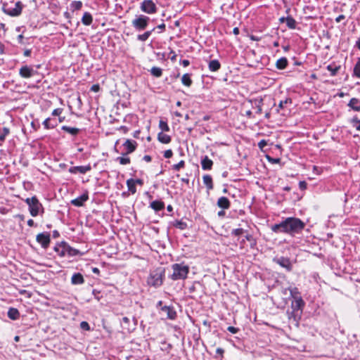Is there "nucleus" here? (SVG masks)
Here are the masks:
<instances>
[{
    "label": "nucleus",
    "instance_id": "a18cd8bd",
    "mask_svg": "<svg viewBox=\"0 0 360 360\" xmlns=\"http://www.w3.org/2000/svg\"><path fill=\"white\" fill-rule=\"evenodd\" d=\"M71 6L75 10H79L82 6V3L80 1H73Z\"/></svg>",
    "mask_w": 360,
    "mask_h": 360
},
{
    "label": "nucleus",
    "instance_id": "f257e3e1",
    "mask_svg": "<svg viewBox=\"0 0 360 360\" xmlns=\"http://www.w3.org/2000/svg\"><path fill=\"white\" fill-rule=\"evenodd\" d=\"M305 227V223L299 218L288 217L279 224H274L271 230L275 233H285L294 235L300 233Z\"/></svg>",
    "mask_w": 360,
    "mask_h": 360
},
{
    "label": "nucleus",
    "instance_id": "e433bc0d",
    "mask_svg": "<svg viewBox=\"0 0 360 360\" xmlns=\"http://www.w3.org/2000/svg\"><path fill=\"white\" fill-rule=\"evenodd\" d=\"M351 123L357 131H360V120H359L356 116L352 119Z\"/></svg>",
    "mask_w": 360,
    "mask_h": 360
},
{
    "label": "nucleus",
    "instance_id": "6e6552de",
    "mask_svg": "<svg viewBox=\"0 0 360 360\" xmlns=\"http://www.w3.org/2000/svg\"><path fill=\"white\" fill-rule=\"evenodd\" d=\"M141 10L148 14H153L157 12V6L152 0H144L141 4Z\"/></svg>",
    "mask_w": 360,
    "mask_h": 360
},
{
    "label": "nucleus",
    "instance_id": "49530a36",
    "mask_svg": "<svg viewBox=\"0 0 360 360\" xmlns=\"http://www.w3.org/2000/svg\"><path fill=\"white\" fill-rule=\"evenodd\" d=\"M244 232H245V230L243 229L239 228V229H233L231 232V234L235 236H238L243 234Z\"/></svg>",
    "mask_w": 360,
    "mask_h": 360
},
{
    "label": "nucleus",
    "instance_id": "f704fd0d",
    "mask_svg": "<svg viewBox=\"0 0 360 360\" xmlns=\"http://www.w3.org/2000/svg\"><path fill=\"white\" fill-rule=\"evenodd\" d=\"M150 72L153 76L156 77H160V76H162V70L160 68L153 67L151 68Z\"/></svg>",
    "mask_w": 360,
    "mask_h": 360
},
{
    "label": "nucleus",
    "instance_id": "bf43d9fd",
    "mask_svg": "<svg viewBox=\"0 0 360 360\" xmlns=\"http://www.w3.org/2000/svg\"><path fill=\"white\" fill-rule=\"evenodd\" d=\"M216 353L217 354H218L219 356H221L222 354L224 353V350L221 349V348H217L216 349Z\"/></svg>",
    "mask_w": 360,
    "mask_h": 360
},
{
    "label": "nucleus",
    "instance_id": "774afa93",
    "mask_svg": "<svg viewBox=\"0 0 360 360\" xmlns=\"http://www.w3.org/2000/svg\"><path fill=\"white\" fill-rule=\"evenodd\" d=\"M356 46H357V48L360 50V37L359 38V39L356 41Z\"/></svg>",
    "mask_w": 360,
    "mask_h": 360
},
{
    "label": "nucleus",
    "instance_id": "0eeeda50",
    "mask_svg": "<svg viewBox=\"0 0 360 360\" xmlns=\"http://www.w3.org/2000/svg\"><path fill=\"white\" fill-rule=\"evenodd\" d=\"M22 4L20 1H18L15 3V8L11 9L7 8L6 5L4 4L2 7V11L6 14L12 16V17H16L21 14L22 10Z\"/></svg>",
    "mask_w": 360,
    "mask_h": 360
},
{
    "label": "nucleus",
    "instance_id": "09e8293b",
    "mask_svg": "<svg viewBox=\"0 0 360 360\" xmlns=\"http://www.w3.org/2000/svg\"><path fill=\"white\" fill-rule=\"evenodd\" d=\"M267 145L266 140L262 139L258 143V147L260 150H264V147Z\"/></svg>",
    "mask_w": 360,
    "mask_h": 360
},
{
    "label": "nucleus",
    "instance_id": "9b49d317",
    "mask_svg": "<svg viewBox=\"0 0 360 360\" xmlns=\"http://www.w3.org/2000/svg\"><path fill=\"white\" fill-rule=\"evenodd\" d=\"M123 146L124 147L126 152L122 155H127L133 153L136 150L137 143L135 141L127 139L123 144Z\"/></svg>",
    "mask_w": 360,
    "mask_h": 360
},
{
    "label": "nucleus",
    "instance_id": "72a5a7b5",
    "mask_svg": "<svg viewBox=\"0 0 360 360\" xmlns=\"http://www.w3.org/2000/svg\"><path fill=\"white\" fill-rule=\"evenodd\" d=\"M9 134V129L4 127L2 132L0 133V146L4 142L6 136Z\"/></svg>",
    "mask_w": 360,
    "mask_h": 360
},
{
    "label": "nucleus",
    "instance_id": "7ed1b4c3",
    "mask_svg": "<svg viewBox=\"0 0 360 360\" xmlns=\"http://www.w3.org/2000/svg\"><path fill=\"white\" fill-rule=\"evenodd\" d=\"M165 270L158 268L152 271L148 278V284L154 287H159L162 284Z\"/></svg>",
    "mask_w": 360,
    "mask_h": 360
},
{
    "label": "nucleus",
    "instance_id": "412c9836",
    "mask_svg": "<svg viewBox=\"0 0 360 360\" xmlns=\"http://www.w3.org/2000/svg\"><path fill=\"white\" fill-rule=\"evenodd\" d=\"M162 311L166 314L167 317L170 319H174L176 316V311L170 307H163L162 308Z\"/></svg>",
    "mask_w": 360,
    "mask_h": 360
},
{
    "label": "nucleus",
    "instance_id": "a211bd4d",
    "mask_svg": "<svg viewBox=\"0 0 360 360\" xmlns=\"http://www.w3.org/2000/svg\"><path fill=\"white\" fill-rule=\"evenodd\" d=\"M84 279L80 273L74 274L71 278V283L73 285H80L84 283Z\"/></svg>",
    "mask_w": 360,
    "mask_h": 360
},
{
    "label": "nucleus",
    "instance_id": "a878e982",
    "mask_svg": "<svg viewBox=\"0 0 360 360\" xmlns=\"http://www.w3.org/2000/svg\"><path fill=\"white\" fill-rule=\"evenodd\" d=\"M92 21L93 18L91 15L88 12L84 13L82 18V22L85 25H90L92 23Z\"/></svg>",
    "mask_w": 360,
    "mask_h": 360
},
{
    "label": "nucleus",
    "instance_id": "473e14b6",
    "mask_svg": "<svg viewBox=\"0 0 360 360\" xmlns=\"http://www.w3.org/2000/svg\"><path fill=\"white\" fill-rule=\"evenodd\" d=\"M213 162L207 156H204V170H209L212 168Z\"/></svg>",
    "mask_w": 360,
    "mask_h": 360
},
{
    "label": "nucleus",
    "instance_id": "cd10ccee",
    "mask_svg": "<svg viewBox=\"0 0 360 360\" xmlns=\"http://www.w3.org/2000/svg\"><path fill=\"white\" fill-rule=\"evenodd\" d=\"M204 184L206 186L208 191L213 188L212 179L210 175H204Z\"/></svg>",
    "mask_w": 360,
    "mask_h": 360
},
{
    "label": "nucleus",
    "instance_id": "a19ab883",
    "mask_svg": "<svg viewBox=\"0 0 360 360\" xmlns=\"http://www.w3.org/2000/svg\"><path fill=\"white\" fill-rule=\"evenodd\" d=\"M66 246L65 245L60 247H56L54 248L55 251L58 252V255L60 256H64L65 255V252H67L66 249H63V248Z\"/></svg>",
    "mask_w": 360,
    "mask_h": 360
},
{
    "label": "nucleus",
    "instance_id": "69168bd1",
    "mask_svg": "<svg viewBox=\"0 0 360 360\" xmlns=\"http://www.w3.org/2000/svg\"><path fill=\"white\" fill-rule=\"evenodd\" d=\"M30 54H31V51L29 50V49L25 50V52H24V56H25L28 57V56H30Z\"/></svg>",
    "mask_w": 360,
    "mask_h": 360
},
{
    "label": "nucleus",
    "instance_id": "f03ea898",
    "mask_svg": "<svg viewBox=\"0 0 360 360\" xmlns=\"http://www.w3.org/2000/svg\"><path fill=\"white\" fill-rule=\"evenodd\" d=\"M172 269L171 278L174 281L186 278L188 273V266L184 264H174Z\"/></svg>",
    "mask_w": 360,
    "mask_h": 360
},
{
    "label": "nucleus",
    "instance_id": "c03bdc74",
    "mask_svg": "<svg viewBox=\"0 0 360 360\" xmlns=\"http://www.w3.org/2000/svg\"><path fill=\"white\" fill-rule=\"evenodd\" d=\"M291 103H292V100L290 98H286L284 101H281L278 103V108L283 109L285 108L286 104Z\"/></svg>",
    "mask_w": 360,
    "mask_h": 360
},
{
    "label": "nucleus",
    "instance_id": "2f4dec72",
    "mask_svg": "<svg viewBox=\"0 0 360 360\" xmlns=\"http://www.w3.org/2000/svg\"><path fill=\"white\" fill-rule=\"evenodd\" d=\"M155 28H153V30L147 31L142 34H139L137 39L141 41H146L150 37V36L151 35L152 32L155 30Z\"/></svg>",
    "mask_w": 360,
    "mask_h": 360
},
{
    "label": "nucleus",
    "instance_id": "338daca9",
    "mask_svg": "<svg viewBox=\"0 0 360 360\" xmlns=\"http://www.w3.org/2000/svg\"><path fill=\"white\" fill-rule=\"evenodd\" d=\"M157 28L163 30L165 29V25L164 23H162V24L158 25Z\"/></svg>",
    "mask_w": 360,
    "mask_h": 360
},
{
    "label": "nucleus",
    "instance_id": "37998d69",
    "mask_svg": "<svg viewBox=\"0 0 360 360\" xmlns=\"http://www.w3.org/2000/svg\"><path fill=\"white\" fill-rule=\"evenodd\" d=\"M185 166V162L184 160H181L179 163L175 164L172 166L174 170L179 171L181 168H184Z\"/></svg>",
    "mask_w": 360,
    "mask_h": 360
},
{
    "label": "nucleus",
    "instance_id": "1a4fd4ad",
    "mask_svg": "<svg viewBox=\"0 0 360 360\" xmlns=\"http://www.w3.org/2000/svg\"><path fill=\"white\" fill-rule=\"evenodd\" d=\"M273 261L285 269L287 271H291L292 265L289 258L285 257H279L274 258Z\"/></svg>",
    "mask_w": 360,
    "mask_h": 360
},
{
    "label": "nucleus",
    "instance_id": "603ef678",
    "mask_svg": "<svg viewBox=\"0 0 360 360\" xmlns=\"http://www.w3.org/2000/svg\"><path fill=\"white\" fill-rule=\"evenodd\" d=\"M172 155H173V152L170 149L165 150L164 153V157L165 158H172Z\"/></svg>",
    "mask_w": 360,
    "mask_h": 360
},
{
    "label": "nucleus",
    "instance_id": "6ab92c4d",
    "mask_svg": "<svg viewBox=\"0 0 360 360\" xmlns=\"http://www.w3.org/2000/svg\"><path fill=\"white\" fill-rule=\"evenodd\" d=\"M290 292V295L293 300L302 298L299 289L297 287H289L286 289Z\"/></svg>",
    "mask_w": 360,
    "mask_h": 360
},
{
    "label": "nucleus",
    "instance_id": "79ce46f5",
    "mask_svg": "<svg viewBox=\"0 0 360 360\" xmlns=\"http://www.w3.org/2000/svg\"><path fill=\"white\" fill-rule=\"evenodd\" d=\"M117 160L119 161L121 165H127L130 163V158L128 157H118Z\"/></svg>",
    "mask_w": 360,
    "mask_h": 360
},
{
    "label": "nucleus",
    "instance_id": "423d86ee",
    "mask_svg": "<svg viewBox=\"0 0 360 360\" xmlns=\"http://www.w3.org/2000/svg\"><path fill=\"white\" fill-rule=\"evenodd\" d=\"M149 20L148 16L140 15L132 20L131 24L136 30L141 31L146 28Z\"/></svg>",
    "mask_w": 360,
    "mask_h": 360
},
{
    "label": "nucleus",
    "instance_id": "ddd939ff",
    "mask_svg": "<svg viewBox=\"0 0 360 360\" xmlns=\"http://www.w3.org/2000/svg\"><path fill=\"white\" fill-rule=\"evenodd\" d=\"M34 70L27 65L22 66L19 71L20 75L23 78H30L34 75Z\"/></svg>",
    "mask_w": 360,
    "mask_h": 360
},
{
    "label": "nucleus",
    "instance_id": "4be33fe9",
    "mask_svg": "<svg viewBox=\"0 0 360 360\" xmlns=\"http://www.w3.org/2000/svg\"><path fill=\"white\" fill-rule=\"evenodd\" d=\"M288 65V60L285 57H281L277 60L276 67L278 70H284Z\"/></svg>",
    "mask_w": 360,
    "mask_h": 360
},
{
    "label": "nucleus",
    "instance_id": "dca6fc26",
    "mask_svg": "<svg viewBox=\"0 0 360 360\" xmlns=\"http://www.w3.org/2000/svg\"><path fill=\"white\" fill-rule=\"evenodd\" d=\"M348 107L356 112L360 111V99L357 98H352L350 99L347 104Z\"/></svg>",
    "mask_w": 360,
    "mask_h": 360
},
{
    "label": "nucleus",
    "instance_id": "f8f14e48",
    "mask_svg": "<svg viewBox=\"0 0 360 360\" xmlns=\"http://www.w3.org/2000/svg\"><path fill=\"white\" fill-rule=\"evenodd\" d=\"M91 169V167L90 165H86V166H75V167H71L69 168L68 171L70 173L72 174H85L87 172L90 171Z\"/></svg>",
    "mask_w": 360,
    "mask_h": 360
},
{
    "label": "nucleus",
    "instance_id": "bb28decb",
    "mask_svg": "<svg viewBox=\"0 0 360 360\" xmlns=\"http://www.w3.org/2000/svg\"><path fill=\"white\" fill-rule=\"evenodd\" d=\"M127 186L128 188V191L131 192L132 194H134L136 192V184L134 179H129L127 181Z\"/></svg>",
    "mask_w": 360,
    "mask_h": 360
},
{
    "label": "nucleus",
    "instance_id": "864d4df0",
    "mask_svg": "<svg viewBox=\"0 0 360 360\" xmlns=\"http://www.w3.org/2000/svg\"><path fill=\"white\" fill-rule=\"evenodd\" d=\"M63 112V109L62 108H56L55 110H53L52 112V115L53 116H58L60 115Z\"/></svg>",
    "mask_w": 360,
    "mask_h": 360
},
{
    "label": "nucleus",
    "instance_id": "052dcab7",
    "mask_svg": "<svg viewBox=\"0 0 360 360\" xmlns=\"http://www.w3.org/2000/svg\"><path fill=\"white\" fill-rule=\"evenodd\" d=\"M143 160H145L146 162H150L151 161V157L150 155H144L143 158Z\"/></svg>",
    "mask_w": 360,
    "mask_h": 360
},
{
    "label": "nucleus",
    "instance_id": "c756f323",
    "mask_svg": "<svg viewBox=\"0 0 360 360\" xmlns=\"http://www.w3.org/2000/svg\"><path fill=\"white\" fill-rule=\"evenodd\" d=\"M62 130H63L72 135H74V136L77 135L79 131V129L78 128L70 127H68V126H63Z\"/></svg>",
    "mask_w": 360,
    "mask_h": 360
},
{
    "label": "nucleus",
    "instance_id": "4468645a",
    "mask_svg": "<svg viewBox=\"0 0 360 360\" xmlns=\"http://www.w3.org/2000/svg\"><path fill=\"white\" fill-rule=\"evenodd\" d=\"M89 199V195L87 193L82 194L78 198L73 199L71 200V204L77 207H81L84 205V202H86Z\"/></svg>",
    "mask_w": 360,
    "mask_h": 360
},
{
    "label": "nucleus",
    "instance_id": "e2e57ef3",
    "mask_svg": "<svg viewBox=\"0 0 360 360\" xmlns=\"http://www.w3.org/2000/svg\"><path fill=\"white\" fill-rule=\"evenodd\" d=\"M181 64L184 65V67H187L190 64V63L188 60H183L181 61Z\"/></svg>",
    "mask_w": 360,
    "mask_h": 360
},
{
    "label": "nucleus",
    "instance_id": "5701e85b",
    "mask_svg": "<svg viewBox=\"0 0 360 360\" xmlns=\"http://www.w3.org/2000/svg\"><path fill=\"white\" fill-rule=\"evenodd\" d=\"M8 316L12 320H17L20 318V313L15 308H10L8 311Z\"/></svg>",
    "mask_w": 360,
    "mask_h": 360
},
{
    "label": "nucleus",
    "instance_id": "c85d7f7f",
    "mask_svg": "<svg viewBox=\"0 0 360 360\" xmlns=\"http://www.w3.org/2000/svg\"><path fill=\"white\" fill-rule=\"evenodd\" d=\"M286 25L290 29H295L296 27V21L292 16H287L285 18Z\"/></svg>",
    "mask_w": 360,
    "mask_h": 360
},
{
    "label": "nucleus",
    "instance_id": "4c0bfd02",
    "mask_svg": "<svg viewBox=\"0 0 360 360\" xmlns=\"http://www.w3.org/2000/svg\"><path fill=\"white\" fill-rule=\"evenodd\" d=\"M354 75L356 77L360 78V58H358V60L354 68Z\"/></svg>",
    "mask_w": 360,
    "mask_h": 360
},
{
    "label": "nucleus",
    "instance_id": "0e129e2a",
    "mask_svg": "<svg viewBox=\"0 0 360 360\" xmlns=\"http://www.w3.org/2000/svg\"><path fill=\"white\" fill-rule=\"evenodd\" d=\"M239 32H240V30L238 29V27H234L233 30V33L235 34V35H238L239 34Z\"/></svg>",
    "mask_w": 360,
    "mask_h": 360
},
{
    "label": "nucleus",
    "instance_id": "aec40b11",
    "mask_svg": "<svg viewBox=\"0 0 360 360\" xmlns=\"http://www.w3.org/2000/svg\"><path fill=\"white\" fill-rule=\"evenodd\" d=\"M340 68L341 66L336 65L335 63H330L326 67V69L330 72V75L332 77L335 76Z\"/></svg>",
    "mask_w": 360,
    "mask_h": 360
},
{
    "label": "nucleus",
    "instance_id": "de8ad7c7",
    "mask_svg": "<svg viewBox=\"0 0 360 360\" xmlns=\"http://www.w3.org/2000/svg\"><path fill=\"white\" fill-rule=\"evenodd\" d=\"M227 330L232 334H236L240 330V329L234 326H229L227 327Z\"/></svg>",
    "mask_w": 360,
    "mask_h": 360
},
{
    "label": "nucleus",
    "instance_id": "ea45409f",
    "mask_svg": "<svg viewBox=\"0 0 360 360\" xmlns=\"http://www.w3.org/2000/svg\"><path fill=\"white\" fill-rule=\"evenodd\" d=\"M63 249H66L68 254L70 256H75L79 253V251L77 250L72 248L69 246H65Z\"/></svg>",
    "mask_w": 360,
    "mask_h": 360
},
{
    "label": "nucleus",
    "instance_id": "393cba45",
    "mask_svg": "<svg viewBox=\"0 0 360 360\" xmlns=\"http://www.w3.org/2000/svg\"><path fill=\"white\" fill-rule=\"evenodd\" d=\"M150 207L155 211H160L164 209L165 204L160 200H155L150 203Z\"/></svg>",
    "mask_w": 360,
    "mask_h": 360
},
{
    "label": "nucleus",
    "instance_id": "b1692460",
    "mask_svg": "<svg viewBox=\"0 0 360 360\" xmlns=\"http://www.w3.org/2000/svg\"><path fill=\"white\" fill-rule=\"evenodd\" d=\"M158 139L160 142L162 143H169L171 141L170 136L164 134V132L161 131L158 134Z\"/></svg>",
    "mask_w": 360,
    "mask_h": 360
},
{
    "label": "nucleus",
    "instance_id": "7c9ffc66",
    "mask_svg": "<svg viewBox=\"0 0 360 360\" xmlns=\"http://www.w3.org/2000/svg\"><path fill=\"white\" fill-rule=\"evenodd\" d=\"M43 125L44 126V127L47 129H53L55 127L57 126V123L56 122H52L51 118H47L46 119L44 122H43Z\"/></svg>",
    "mask_w": 360,
    "mask_h": 360
},
{
    "label": "nucleus",
    "instance_id": "2eb2a0df",
    "mask_svg": "<svg viewBox=\"0 0 360 360\" xmlns=\"http://www.w3.org/2000/svg\"><path fill=\"white\" fill-rule=\"evenodd\" d=\"M207 63L208 69L211 72H217L221 68V63L217 59H210Z\"/></svg>",
    "mask_w": 360,
    "mask_h": 360
},
{
    "label": "nucleus",
    "instance_id": "680f3d73",
    "mask_svg": "<svg viewBox=\"0 0 360 360\" xmlns=\"http://www.w3.org/2000/svg\"><path fill=\"white\" fill-rule=\"evenodd\" d=\"M267 159L269 160V162H278L280 160L279 159H274V158H270L269 156H267Z\"/></svg>",
    "mask_w": 360,
    "mask_h": 360
},
{
    "label": "nucleus",
    "instance_id": "13d9d810",
    "mask_svg": "<svg viewBox=\"0 0 360 360\" xmlns=\"http://www.w3.org/2000/svg\"><path fill=\"white\" fill-rule=\"evenodd\" d=\"M129 322V319L127 317L122 318V324L123 327H124L125 324H128Z\"/></svg>",
    "mask_w": 360,
    "mask_h": 360
},
{
    "label": "nucleus",
    "instance_id": "8fccbe9b",
    "mask_svg": "<svg viewBox=\"0 0 360 360\" xmlns=\"http://www.w3.org/2000/svg\"><path fill=\"white\" fill-rule=\"evenodd\" d=\"M80 327H81V328H82L85 330H89L90 329L89 325L86 321L81 322Z\"/></svg>",
    "mask_w": 360,
    "mask_h": 360
},
{
    "label": "nucleus",
    "instance_id": "f3484780",
    "mask_svg": "<svg viewBox=\"0 0 360 360\" xmlns=\"http://www.w3.org/2000/svg\"><path fill=\"white\" fill-rule=\"evenodd\" d=\"M217 206L224 210L229 209L231 205L229 200L226 197H220L217 200Z\"/></svg>",
    "mask_w": 360,
    "mask_h": 360
},
{
    "label": "nucleus",
    "instance_id": "4d7b16f0",
    "mask_svg": "<svg viewBox=\"0 0 360 360\" xmlns=\"http://www.w3.org/2000/svg\"><path fill=\"white\" fill-rule=\"evenodd\" d=\"M345 18V16L344 15H340L335 18L336 22H340L342 20Z\"/></svg>",
    "mask_w": 360,
    "mask_h": 360
},
{
    "label": "nucleus",
    "instance_id": "6e6d98bb",
    "mask_svg": "<svg viewBox=\"0 0 360 360\" xmlns=\"http://www.w3.org/2000/svg\"><path fill=\"white\" fill-rule=\"evenodd\" d=\"M91 90L94 92H98L100 90V86L98 84H94L91 86Z\"/></svg>",
    "mask_w": 360,
    "mask_h": 360
},
{
    "label": "nucleus",
    "instance_id": "9d476101",
    "mask_svg": "<svg viewBox=\"0 0 360 360\" xmlns=\"http://www.w3.org/2000/svg\"><path fill=\"white\" fill-rule=\"evenodd\" d=\"M37 241L41 244L44 248H47L51 242L50 234L49 233H39L36 238Z\"/></svg>",
    "mask_w": 360,
    "mask_h": 360
},
{
    "label": "nucleus",
    "instance_id": "58836bf2",
    "mask_svg": "<svg viewBox=\"0 0 360 360\" xmlns=\"http://www.w3.org/2000/svg\"><path fill=\"white\" fill-rule=\"evenodd\" d=\"M159 127L162 130V132H164V131H169V127L167 122H165L164 120H161L160 121V122H159Z\"/></svg>",
    "mask_w": 360,
    "mask_h": 360
},
{
    "label": "nucleus",
    "instance_id": "39448f33",
    "mask_svg": "<svg viewBox=\"0 0 360 360\" xmlns=\"http://www.w3.org/2000/svg\"><path fill=\"white\" fill-rule=\"evenodd\" d=\"M25 202L29 206L31 215L36 217L39 214L40 208L42 207L37 197L33 196L30 198H28L25 200Z\"/></svg>",
    "mask_w": 360,
    "mask_h": 360
},
{
    "label": "nucleus",
    "instance_id": "5fc2aeb1",
    "mask_svg": "<svg viewBox=\"0 0 360 360\" xmlns=\"http://www.w3.org/2000/svg\"><path fill=\"white\" fill-rule=\"evenodd\" d=\"M245 238L246 240H248V241H252L253 243L251 245V247H252L254 245H255V241L253 239V236L250 234H247L245 236Z\"/></svg>",
    "mask_w": 360,
    "mask_h": 360
},
{
    "label": "nucleus",
    "instance_id": "20e7f679",
    "mask_svg": "<svg viewBox=\"0 0 360 360\" xmlns=\"http://www.w3.org/2000/svg\"><path fill=\"white\" fill-rule=\"evenodd\" d=\"M304 305L305 302L302 298L293 300L291 303V308L292 311L289 316V318L290 319L291 317H293L295 319L296 316H300Z\"/></svg>",
    "mask_w": 360,
    "mask_h": 360
},
{
    "label": "nucleus",
    "instance_id": "3c124183",
    "mask_svg": "<svg viewBox=\"0 0 360 360\" xmlns=\"http://www.w3.org/2000/svg\"><path fill=\"white\" fill-rule=\"evenodd\" d=\"M307 184L306 181H301L299 182V188L300 190L304 191L307 188Z\"/></svg>",
    "mask_w": 360,
    "mask_h": 360
},
{
    "label": "nucleus",
    "instance_id": "c9c22d12",
    "mask_svg": "<svg viewBox=\"0 0 360 360\" xmlns=\"http://www.w3.org/2000/svg\"><path fill=\"white\" fill-rule=\"evenodd\" d=\"M181 82L182 83L187 86H191V83H192V81L190 78V76L188 74H184L183 76H182V78H181Z\"/></svg>",
    "mask_w": 360,
    "mask_h": 360
}]
</instances>
